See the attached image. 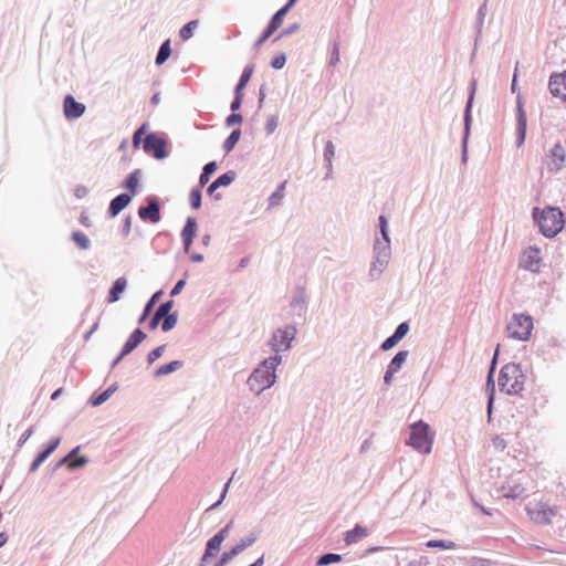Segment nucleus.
Wrapping results in <instances>:
<instances>
[{"label": "nucleus", "mask_w": 566, "mask_h": 566, "mask_svg": "<svg viewBox=\"0 0 566 566\" xmlns=\"http://www.w3.org/2000/svg\"><path fill=\"white\" fill-rule=\"evenodd\" d=\"M282 356L273 355L265 358L249 376L247 384L249 389L260 395L271 388L276 380V367L281 364Z\"/></svg>", "instance_id": "1"}, {"label": "nucleus", "mask_w": 566, "mask_h": 566, "mask_svg": "<svg viewBox=\"0 0 566 566\" xmlns=\"http://www.w3.org/2000/svg\"><path fill=\"white\" fill-rule=\"evenodd\" d=\"M532 216L541 233L546 238L555 237L564 227V213L558 207H546L543 210L535 207Z\"/></svg>", "instance_id": "2"}, {"label": "nucleus", "mask_w": 566, "mask_h": 566, "mask_svg": "<svg viewBox=\"0 0 566 566\" xmlns=\"http://www.w3.org/2000/svg\"><path fill=\"white\" fill-rule=\"evenodd\" d=\"M476 80L473 77L469 83L468 98L463 111V135L461 138V161L465 164L468 160V143L473 123L472 108L476 93Z\"/></svg>", "instance_id": "3"}, {"label": "nucleus", "mask_w": 566, "mask_h": 566, "mask_svg": "<svg viewBox=\"0 0 566 566\" xmlns=\"http://www.w3.org/2000/svg\"><path fill=\"white\" fill-rule=\"evenodd\" d=\"M432 443L430 426L427 422L419 420L411 424L407 444L419 453L428 454L431 452Z\"/></svg>", "instance_id": "4"}, {"label": "nucleus", "mask_w": 566, "mask_h": 566, "mask_svg": "<svg viewBox=\"0 0 566 566\" xmlns=\"http://www.w3.org/2000/svg\"><path fill=\"white\" fill-rule=\"evenodd\" d=\"M533 327V317L531 315L515 313L506 325L507 336L521 342L528 340Z\"/></svg>", "instance_id": "5"}, {"label": "nucleus", "mask_w": 566, "mask_h": 566, "mask_svg": "<svg viewBox=\"0 0 566 566\" xmlns=\"http://www.w3.org/2000/svg\"><path fill=\"white\" fill-rule=\"evenodd\" d=\"M511 91L512 93L517 92L516 97V146L521 147L525 143L526 138V129H527V118L524 111V104L521 96V93L518 92L517 86V65L515 66V71L512 77L511 83Z\"/></svg>", "instance_id": "6"}, {"label": "nucleus", "mask_w": 566, "mask_h": 566, "mask_svg": "<svg viewBox=\"0 0 566 566\" xmlns=\"http://www.w3.org/2000/svg\"><path fill=\"white\" fill-rule=\"evenodd\" d=\"M167 147V138L156 132L148 133L143 143L144 151L157 160L166 159L169 156Z\"/></svg>", "instance_id": "7"}, {"label": "nucleus", "mask_w": 566, "mask_h": 566, "mask_svg": "<svg viewBox=\"0 0 566 566\" xmlns=\"http://www.w3.org/2000/svg\"><path fill=\"white\" fill-rule=\"evenodd\" d=\"M296 334L297 328L294 324H287L284 327L275 329L269 342L275 355H279L280 352L289 350Z\"/></svg>", "instance_id": "8"}, {"label": "nucleus", "mask_w": 566, "mask_h": 566, "mask_svg": "<svg viewBox=\"0 0 566 566\" xmlns=\"http://www.w3.org/2000/svg\"><path fill=\"white\" fill-rule=\"evenodd\" d=\"M256 541L258 535L253 532L249 533L247 536L242 537L235 545H233L230 549L224 551L218 557V559L214 562L212 566H227L239 554H241L248 547L252 546Z\"/></svg>", "instance_id": "9"}, {"label": "nucleus", "mask_w": 566, "mask_h": 566, "mask_svg": "<svg viewBox=\"0 0 566 566\" xmlns=\"http://www.w3.org/2000/svg\"><path fill=\"white\" fill-rule=\"evenodd\" d=\"M138 217L144 222L157 223L161 219V206L159 198L155 195L145 197V203L137 210Z\"/></svg>", "instance_id": "10"}, {"label": "nucleus", "mask_w": 566, "mask_h": 566, "mask_svg": "<svg viewBox=\"0 0 566 566\" xmlns=\"http://www.w3.org/2000/svg\"><path fill=\"white\" fill-rule=\"evenodd\" d=\"M289 12L282 7L270 18L266 27L260 33L259 38L253 44V49H259L265 41H268L282 25L284 17Z\"/></svg>", "instance_id": "11"}, {"label": "nucleus", "mask_w": 566, "mask_h": 566, "mask_svg": "<svg viewBox=\"0 0 566 566\" xmlns=\"http://www.w3.org/2000/svg\"><path fill=\"white\" fill-rule=\"evenodd\" d=\"M237 178V172L234 170H228L217 177L208 187L207 195L212 197L216 201L222 199V195L217 192V190L221 187H229Z\"/></svg>", "instance_id": "12"}, {"label": "nucleus", "mask_w": 566, "mask_h": 566, "mask_svg": "<svg viewBox=\"0 0 566 566\" xmlns=\"http://www.w3.org/2000/svg\"><path fill=\"white\" fill-rule=\"evenodd\" d=\"M376 253L374 255V260L369 270V277L371 280H377L380 277L382 272L388 266V263L391 259V250H375Z\"/></svg>", "instance_id": "13"}, {"label": "nucleus", "mask_w": 566, "mask_h": 566, "mask_svg": "<svg viewBox=\"0 0 566 566\" xmlns=\"http://www.w3.org/2000/svg\"><path fill=\"white\" fill-rule=\"evenodd\" d=\"M542 250H523L520 256V266L526 271L538 273L543 263Z\"/></svg>", "instance_id": "14"}, {"label": "nucleus", "mask_w": 566, "mask_h": 566, "mask_svg": "<svg viewBox=\"0 0 566 566\" xmlns=\"http://www.w3.org/2000/svg\"><path fill=\"white\" fill-rule=\"evenodd\" d=\"M499 352H500V346L497 345L496 349L494 352V355L492 357V360H491V364H490V367H489L488 378H486V391L489 394L488 395L486 411H488L489 418L492 415V409H493V403H494L495 382H494L493 375H494V371H495V368H496V365H497Z\"/></svg>", "instance_id": "15"}, {"label": "nucleus", "mask_w": 566, "mask_h": 566, "mask_svg": "<svg viewBox=\"0 0 566 566\" xmlns=\"http://www.w3.org/2000/svg\"><path fill=\"white\" fill-rule=\"evenodd\" d=\"M60 442L61 438H51L31 462L29 467V473H34L35 471H38L40 465L57 449Z\"/></svg>", "instance_id": "16"}, {"label": "nucleus", "mask_w": 566, "mask_h": 566, "mask_svg": "<svg viewBox=\"0 0 566 566\" xmlns=\"http://www.w3.org/2000/svg\"><path fill=\"white\" fill-rule=\"evenodd\" d=\"M86 111L85 104L75 99L72 94H66L63 99V113L66 119L73 120L82 117Z\"/></svg>", "instance_id": "17"}, {"label": "nucleus", "mask_w": 566, "mask_h": 566, "mask_svg": "<svg viewBox=\"0 0 566 566\" xmlns=\"http://www.w3.org/2000/svg\"><path fill=\"white\" fill-rule=\"evenodd\" d=\"M290 306L298 317L304 315L308 306V296L304 285H296L290 301Z\"/></svg>", "instance_id": "18"}, {"label": "nucleus", "mask_w": 566, "mask_h": 566, "mask_svg": "<svg viewBox=\"0 0 566 566\" xmlns=\"http://www.w3.org/2000/svg\"><path fill=\"white\" fill-rule=\"evenodd\" d=\"M548 90L554 97L566 101V71L549 76Z\"/></svg>", "instance_id": "19"}, {"label": "nucleus", "mask_w": 566, "mask_h": 566, "mask_svg": "<svg viewBox=\"0 0 566 566\" xmlns=\"http://www.w3.org/2000/svg\"><path fill=\"white\" fill-rule=\"evenodd\" d=\"M520 365L521 364L509 363L501 368L497 378V384L501 391L506 390L509 382H513V379L516 378Z\"/></svg>", "instance_id": "20"}, {"label": "nucleus", "mask_w": 566, "mask_h": 566, "mask_svg": "<svg viewBox=\"0 0 566 566\" xmlns=\"http://www.w3.org/2000/svg\"><path fill=\"white\" fill-rule=\"evenodd\" d=\"M134 197L126 192H122L114 197L107 208V214L111 218L117 217L133 200Z\"/></svg>", "instance_id": "21"}, {"label": "nucleus", "mask_w": 566, "mask_h": 566, "mask_svg": "<svg viewBox=\"0 0 566 566\" xmlns=\"http://www.w3.org/2000/svg\"><path fill=\"white\" fill-rule=\"evenodd\" d=\"M198 231V222L195 217H188L186 219L185 226L181 230V241L182 248H191L193 240L197 235Z\"/></svg>", "instance_id": "22"}, {"label": "nucleus", "mask_w": 566, "mask_h": 566, "mask_svg": "<svg viewBox=\"0 0 566 566\" xmlns=\"http://www.w3.org/2000/svg\"><path fill=\"white\" fill-rule=\"evenodd\" d=\"M147 337V334L139 327L135 328L122 347V356L133 353Z\"/></svg>", "instance_id": "23"}, {"label": "nucleus", "mask_w": 566, "mask_h": 566, "mask_svg": "<svg viewBox=\"0 0 566 566\" xmlns=\"http://www.w3.org/2000/svg\"><path fill=\"white\" fill-rule=\"evenodd\" d=\"M378 230L380 237H376L373 248H390L388 219L385 214L378 217Z\"/></svg>", "instance_id": "24"}, {"label": "nucleus", "mask_w": 566, "mask_h": 566, "mask_svg": "<svg viewBox=\"0 0 566 566\" xmlns=\"http://www.w3.org/2000/svg\"><path fill=\"white\" fill-rule=\"evenodd\" d=\"M142 176L143 172L140 169L133 170L125 177L120 187L126 190V193L132 195V197H135L138 193Z\"/></svg>", "instance_id": "25"}, {"label": "nucleus", "mask_w": 566, "mask_h": 566, "mask_svg": "<svg viewBox=\"0 0 566 566\" xmlns=\"http://www.w3.org/2000/svg\"><path fill=\"white\" fill-rule=\"evenodd\" d=\"M548 157L551 159L548 163L549 170L557 171L563 167L565 161V150L560 143H557L552 147Z\"/></svg>", "instance_id": "26"}, {"label": "nucleus", "mask_w": 566, "mask_h": 566, "mask_svg": "<svg viewBox=\"0 0 566 566\" xmlns=\"http://www.w3.org/2000/svg\"><path fill=\"white\" fill-rule=\"evenodd\" d=\"M127 287V280L124 276L116 279L108 290L107 303L112 304L119 301L122 294Z\"/></svg>", "instance_id": "27"}, {"label": "nucleus", "mask_w": 566, "mask_h": 566, "mask_svg": "<svg viewBox=\"0 0 566 566\" xmlns=\"http://www.w3.org/2000/svg\"><path fill=\"white\" fill-rule=\"evenodd\" d=\"M118 389V385L117 382H114L108 388H106L105 390L101 391V392H94L90 399H88V403L92 406V407H98L101 405H103L104 402H106L111 396Z\"/></svg>", "instance_id": "28"}, {"label": "nucleus", "mask_w": 566, "mask_h": 566, "mask_svg": "<svg viewBox=\"0 0 566 566\" xmlns=\"http://www.w3.org/2000/svg\"><path fill=\"white\" fill-rule=\"evenodd\" d=\"M234 526V520L231 518L222 528H220L212 537H210L207 542L212 546H216L217 549L221 548L222 543L229 536L231 530Z\"/></svg>", "instance_id": "29"}, {"label": "nucleus", "mask_w": 566, "mask_h": 566, "mask_svg": "<svg viewBox=\"0 0 566 566\" xmlns=\"http://www.w3.org/2000/svg\"><path fill=\"white\" fill-rule=\"evenodd\" d=\"M163 295H164V291L163 290H158L146 302V304L144 306V310H143V312H142L140 316L138 317V321H137V323L139 325H142V324H144L146 322L148 316L151 314L155 305L160 301Z\"/></svg>", "instance_id": "30"}, {"label": "nucleus", "mask_w": 566, "mask_h": 566, "mask_svg": "<svg viewBox=\"0 0 566 566\" xmlns=\"http://www.w3.org/2000/svg\"><path fill=\"white\" fill-rule=\"evenodd\" d=\"M369 534V531L367 527L360 525V524H356L352 530L347 531L345 533V543L347 545H352L356 542H358L359 539H361L363 537L367 536Z\"/></svg>", "instance_id": "31"}, {"label": "nucleus", "mask_w": 566, "mask_h": 566, "mask_svg": "<svg viewBox=\"0 0 566 566\" xmlns=\"http://www.w3.org/2000/svg\"><path fill=\"white\" fill-rule=\"evenodd\" d=\"M254 72V64H248L244 66L239 81L237 82L233 93L243 94L244 88L247 87L248 83L250 82L252 75Z\"/></svg>", "instance_id": "32"}, {"label": "nucleus", "mask_w": 566, "mask_h": 566, "mask_svg": "<svg viewBox=\"0 0 566 566\" xmlns=\"http://www.w3.org/2000/svg\"><path fill=\"white\" fill-rule=\"evenodd\" d=\"M488 1L489 0H484L483 3L479 7L478 12H476V19H475V23H474L475 43L482 36L484 19H485L486 12H488Z\"/></svg>", "instance_id": "33"}, {"label": "nucleus", "mask_w": 566, "mask_h": 566, "mask_svg": "<svg viewBox=\"0 0 566 566\" xmlns=\"http://www.w3.org/2000/svg\"><path fill=\"white\" fill-rule=\"evenodd\" d=\"M544 506L543 502L535 503L534 505H530L527 507V512L530 517L537 524H547V518L545 515V509L541 507Z\"/></svg>", "instance_id": "34"}, {"label": "nucleus", "mask_w": 566, "mask_h": 566, "mask_svg": "<svg viewBox=\"0 0 566 566\" xmlns=\"http://www.w3.org/2000/svg\"><path fill=\"white\" fill-rule=\"evenodd\" d=\"M172 49H171V40L166 39L159 46L156 57H155V64L160 66L163 65L171 55Z\"/></svg>", "instance_id": "35"}, {"label": "nucleus", "mask_w": 566, "mask_h": 566, "mask_svg": "<svg viewBox=\"0 0 566 566\" xmlns=\"http://www.w3.org/2000/svg\"><path fill=\"white\" fill-rule=\"evenodd\" d=\"M525 374L522 370V366L520 365L518 371L516 375V378L513 379V382L506 388L507 395H517L524 389V382H525Z\"/></svg>", "instance_id": "36"}, {"label": "nucleus", "mask_w": 566, "mask_h": 566, "mask_svg": "<svg viewBox=\"0 0 566 566\" xmlns=\"http://www.w3.org/2000/svg\"><path fill=\"white\" fill-rule=\"evenodd\" d=\"M217 169H218V164L216 160L207 163L202 167V170L199 176V180H198L199 187H205L209 182L211 176L217 171Z\"/></svg>", "instance_id": "37"}, {"label": "nucleus", "mask_w": 566, "mask_h": 566, "mask_svg": "<svg viewBox=\"0 0 566 566\" xmlns=\"http://www.w3.org/2000/svg\"><path fill=\"white\" fill-rule=\"evenodd\" d=\"M184 365L185 363L182 360H171L158 367L154 373V377L159 378L169 375L184 367Z\"/></svg>", "instance_id": "38"}, {"label": "nucleus", "mask_w": 566, "mask_h": 566, "mask_svg": "<svg viewBox=\"0 0 566 566\" xmlns=\"http://www.w3.org/2000/svg\"><path fill=\"white\" fill-rule=\"evenodd\" d=\"M242 132L241 128H233L229 136L224 139L222 144V149L226 154L231 153L241 138Z\"/></svg>", "instance_id": "39"}, {"label": "nucleus", "mask_w": 566, "mask_h": 566, "mask_svg": "<svg viewBox=\"0 0 566 566\" xmlns=\"http://www.w3.org/2000/svg\"><path fill=\"white\" fill-rule=\"evenodd\" d=\"M408 356H409L408 350H399L391 358V360L389 361L387 367L390 368L391 370H394L395 373H398L401 369V367L406 364Z\"/></svg>", "instance_id": "40"}, {"label": "nucleus", "mask_w": 566, "mask_h": 566, "mask_svg": "<svg viewBox=\"0 0 566 566\" xmlns=\"http://www.w3.org/2000/svg\"><path fill=\"white\" fill-rule=\"evenodd\" d=\"M202 188L197 185L189 192V203L193 210H198L202 206Z\"/></svg>", "instance_id": "41"}, {"label": "nucleus", "mask_w": 566, "mask_h": 566, "mask_svg": "<svg viewBox=\"0 0 566 566\" xmlns=\"http://www.w3.org/2000/svg\"><path fill=\"white\" fill-rule=\"evenodd\" d=\"M220 549L206 542L203 554L198 563V566H207L208 563L216 558Z\"/></svg>", "instance_id": "42"}, {"label": "nucleus", "mask_w": 566, "mask_h": 566, "mask_svg": "<svg viewBox=\"0 0 566 566\" xmlns=\"http://www.w3.org/2000/svg\"><path fill=\"white\" fill-rule=\"evenodd\" d=\"M174 242L172 234L170 232L164 231L159 232L156 237L153 238L151 244L154 248H164L168 247Z\"/></svg>", "instance_id": "43"}, {"label": "nucleus", "mask_w": 566, "mask_h": 566, "mask_svg": "<svg viewBox=\"0 0 566 566\" xmlns=\"http://www.w3.org/2000/svg\"><path fill=\"white\" fill-rule=\"evenodd\" d=\"M199 21L198 20H191L184 24L181 29L179 30V38L182 41H188L193 36L195 30L198 28Z\"/></svg>", "instance_id": "44"}, {"label": "nucleus", "mask_w": 566, "mask_h": 566, "mask_svg": "<svg viewBox=\"0 0 566 566\" xmlns=\"http://www.w3.org/2000/svg\"><path fill=\"white\" fill-rule=\"evenodd\" d=\"M343 560V556L336 553H325L321 555L316 560V566H328L331 564L339 563Z\"/></svg>", "instance_id": "45"}, {"label": "nucleus", "mask_w": 566, "mask_h": 566, "mask_svg": "<svg viewBox=\"0 0 566 566\" xmlns=\"http://www.w3.org/2000/svg\"><path fill=\"white\" fill-rule=\"evenodd\" d=\"M160 322H161V325H160L161 331L167 333L176 326V324L178 322V313L174 312V314L165 315Z\"/></svg>", "instance_id": "46"}, {"label": "nucleus", "mask_w": 566, "mask_h": 566, "mask_svg": "<svg viewBox=\"0 0 566 566\" xmlns=\"http://www.w3.org/2000/svg\"><path fill=\"white\" fill-rule=\"evenodd\" d=\"M428 548L454 549L455 543L446 539H430L426 543Z\"/></svg>", "instance_id": "47"}, {"label": "nucleus", "mask_w": 566, "mask_h": 566, "mask_svg": "<svg viewBox=\"0 0 566 566\" xmlns=\"http://www.w3.org/2000/svg\"><path fill=\"white\" fill-rule=\"evenodd\" d=\"M71 239L77 245V248H88L90 239L83 231H73Z\"/></svg>", "instance_id": "48"}, {"label": "nucleus", "mask_w": 566, "mask_h": 566, "mask_svg": "<svg viewBox=\"0 0 566 566\" xmlns=\"http://www.w3.org/2000/svg\"><path fill=\"white\" fill-rule=\"evenodd\" d=\"M166 347L167 345L166 344H163V345H159L157 346L156 348L151 349L148 354H147V363L149 365L154 364L156 360H158L163 354L165 353L166 350Z\"/></svg>", "instance_id": "49"}, {"label": "nucleus", "mask_w": 566, "mask_h": 566, "mask_svg": "<svg viewBox=\"0 0 566 566\" xmlns=\"http://www.w3.org/2000/svg\"><path fill=\"white\" fill-rule=\"evenodd\" d=\"M335 156V146L332 140H327L324 147L325 166L331 168V163Z\"/></svg>", "instance_id": "50"}, {"label": "nucleus", "mask_w": 566, "mask_h": 566, "mask_svg": "<svg viewBox=\"0 0 566 566\" xmlns=\"http://www.w3.org/2000/svg\"><path fill=\"white\" fill-rule=\"evenodd\" d=\"M285 63H286V54L284 52L277 53L270 61V65L274 70H282L284 67Z\"/></svg>", "instance_id": "51"}, {"label": "nucleus", "mask_w": 566, "mask_h": 566, "mask_svg": "<svg viewBox=\"0 0 566 566\" xmlns=\"http://www.w3.org/2000/svg\"><path fill=\"white\" fill-rule=\"evenodd\" d=\"M277 125H279V116L277 115L269 116L265 122V126H264L266 135L268 136L272 135L275 132V129L277 128Z\"/></svg>", "instance_id": "52"}, {"label": "nucleus", "mask_w": 566, "mask_h": 566, "mask_svg": "<svg viewBox=\"0 0 566 566\" xmlns=\"http://www.w3.org/2000/svg\"><path fill=\"white\" fill-rule=\"evenodd\" d=\"M174 307V301L172 300H168L166 302H163L158 307L157 310L155 311L156 314H158L160 317H164L165 315H168V314H174V312H171V308Z\"/></svg>", "instance_id": "53"}, {"label": "nucleus", "mask_w": 566, "mask_h": 566, "mask_svg": "<svg viewBox=\"0 0 566 566\" xmlns=\"http://www.w3.org/2000/svg\"><path fill=\"white\" fill-rule=\"evenodd\" d=\"M88 458L86 455H77L70 460V471H75L87 464Z\"/></svg>", "instance_id": "54"}, {"label": "nucleus", "mask_w": 566, "mask_h": 566, "mask_svg": "<svg viewBox=\"0 0 566 566\" xmlns=\"http://www.w3.org/2000/svg\"><path fill=\"white\" fill-rule=\"evenodd\" d=\"M242 122L243 116L240 113L231 112L230 115L226 117L224 124L227 127H233L240 125Z\"/></svg>", "instance_id": "55"}, {"label": "nucleus", "mask_w": 566, "mask_h": 566, "mask_svg": "<svg viewBox=\"0 0 566 566\" xmlns=\"http://www.w3.org/2000/svg\"><path fill=\"white\" fill-rule=\"evenodd\" d=\"M409 329H410L409 323L408 322H401L396 327V329L394 331L392 334H394V336L399 338V340H401L408 334Z\"/></svg>", "instance_id": "56"}, {"label": "nucleus", "mask_w": 566, "mask_h": 566, "mask_svg": "<svg viewBox=\"0 0 566 566\" xmlns=\"http://www.w3.org/2000/svg\"><path fill=\"white\" fill-rule=\"evenodd\" d=\"M339 62V42L334 41L333 48L329 54V65L335 66Z\"/></svg>", "instance_id": "57"}, {"label": "nucleus", "mask_w": 566, "mask_h": 566, "mask_svg": "<svg viewBox=\"0 0 566 566\" xmlns=\"http://www.w3.org/2000/svg\"><path fill=\"white\" fill-rule=\"evenodd\" d=\"M399 342H400L399 338H397L396 336H394V334H391L380 344V349L384 352H387V350L394 348Z\"/></svg>", "instance_id": "58"}, {"label": "nucleus", "mask_w": 566, "mask_h": 566, "mask_svg": "<svg viewBox=\"0 0 566 566\" xmlns=\"http://www.w3.org/2000/svg\"><path fill=\"white\" fill-rule=\"evenodd\" d=\"M243 97H244V94L233 93V99L231 101V104H230L231 112L239 113L238 111L242 106Z\"/></svg>", "instance_id": "59"}, {"label": "nucleus", "mask_w": 566, "mask_h": 566, "mask_svg": "<svg viewBox=\"0 0 566 566\" xmlns=\"http://www.w3.org/2000/svg\"><path fill=\"white\" fill-rule=\"evenodd\" d=\"M34 433L33 427L28 428L18 439L17 441V448L21 449L24 443L31 438V436Z\"/></svg>", "instance_id": "60"}, {"label": "nucleus", "mask_w": 566, "mask_h": 566, "mask_svg": "<svg viewBox=\"0 0 566 566\" xmlns=\"http://www.w3.org/2000/svg\"><path fill=\"white\" fill-rule=\"evenodd\" d=\"M185 285H186L185 279L178 280L177 283L170 290V296L175 297V296L179 295L181 293L182 289L185 287Z\"/></svg>", "instance_id": "61"}, {"label": "nucleus", "mask_w": 566, "mask_h": 566, "mask_svg": "<svg viewBox=\"0 0 566 566\" xmlns=\"http://www.w3.org/2000/svg\"><path fill=\"white\" fill-rule=\"evenodd\" d=\"M300 28H301V24L298 22H294L281 31V36H284V38L289 36L291 34L297 32L300 30Z\"/></svg>", "instance_id": "62"}, {"label": "nucleus", "mask_w": 566, "mask_h": 566, "mask_svg": "<svg viewBox=\"0 0 566 566\" xmlns=\"http://www.w3.org/2000/svg\"><path fill=\"white\" fill-rule=\"evenodd\" d=\"M543 507L545 509V515H546V518H547V524H549L552 522V518L554 516H556V514H557V507L551 506L547 503H544Z\"/></svg>", "instance_id": "63"}, {"label": "nucleus", "mask_w": 566, "mask_h": 566, "mask_svg": "<svg viewBox=\"0 0 566 566\" xmlns=\"http://www.w3.org/2000/svg\"><path fill=\"white\" fill-rule=\"evenodd\" d=\"M87 193H88V189L84 185H78L74 189V196L77 199H82V198L86 197Z\"/></svg>", "instance_id": "64"}]
</instances>
